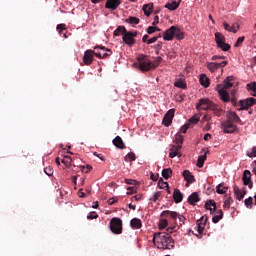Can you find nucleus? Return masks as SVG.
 <instances>
[{
    "label": "nucleus",
    "mask_w": 256,
    "mask_h": 256,
    "mask_svg": "<svg viewBox=\"0 0 256 256\" xmlns=\"http://www.w3.org/2000/svg\"><path fill=\"white\" fill-rule=\"evenodd\" d=\"M173 228H168V232H157L154 233L153 243L157 249H174L175 242L169 233H173Z\"/></svg>",
    "instance_id": "obj_1"
},
{
    "label": "nucleus",
    "mask_w": 256,
    "mask_h": 256,
    "mask_svg": "<svg viewBox=\"0 0 256 256\" xmlns=\"http://www.w3.org/2000/svg\"><path fill=\"white\" fill-rule=\"evenodd\" d=\"M110 230L114 235H121L123 233V220L121 218H112L110 220Z\"/></svg>",
    "instance_id": "obj_2"
},
{
    "label": "nucleus",
    "mask_w": 256,
    "mask_h": 256,
    "mask_svg": "<svg viewBox=\"0 0 256 256\" xmlns=\"http://www.w3.org/2000/svg\"><path fill=\"white\" fill-rule=\"evenodd\" d=\"M140 71H151V60L149 56L141 54L137 57Z\"/></svg>",
    "instance_id": "obj_3"
},
{
    "label": "nucleus",
    "mask_w": 256,
    "mask_h": 256,
    "mask_svg": "<svg viewBox=\"0 0 256 256\" xmlns=\"http://www.w3.org/2000/svg\"><path fill=\"white\" fill-rule=\"evenodd\" d=\"M94 55L98 59H107L113 55V51H111L109 48H106L105 46H96L94 47Z\"/></svg>",
    "instance_id": "obj_4"
},
{
    "label": "nucleus",
    "mask_w": 256,
    "mask_h": 256,
    "mask_svg": "<svg viewBox=\"0 0 256 256\" xmlns=\"http://www.w3.org/2000/svg\"><path fill=\"white\" fill-rule=\"evenodd\" d=\"M214 35L217 47H219V49L222 51H229V49H231V45L225 43V36L223 33L216 32Z\"/></svg>",
    "instance_id": "obj_5"
},
{
    "label": "nucleus",
    "mask_w": 256,
    "mask_h": 256,
    "mask_svg": "<svg viewBox=\"0 0 256 256\" xmlns=\"http://www.w3.org/2000/svg\"><path fill=\"white\" fill-rule=\"evenodd\" d=\"M213 105H215V103H213L211 100H209L208 98H202L199 100L196 109L198 111H211V109L213 108Z\"/></svg>",
    "instance_id": "obj_6"
},
{
    "label": "nucleus",
    "mask_w": 256,
    "mask_h": 256,
    "mask_svg": "<svg viewBox=\"0 0 256 256\" xmlns=\"http://www.w3.org/2000/svg\"><path fill=\"white\" fill-rule=\"evenodd\" d=\"M135 37H137V32H126L122 37V41L128 45V47H133V45H135Z\"/></svg>",
    "instance_id": "obj_7"
},
{
    "label": "nucleus",
    "mask_w": 256,
    "mask_h": 256,
    "mask_svg": "<svg viewBox=\"0 0 256 256\" xmlns=\"http://www.w3.org/2000/svg\"><path fill=\"white\" fill-rule=\"evenodd\" d=\"M239 105H240V108H238V111H245L249 109V107H253V105H256V99L248 98L246 100H240Z\"/></svg>",
    "instance_id": "obj_8"
},
{
    "label": "nucleus",
    "mask_w": 256,
    "mask_h": 256,
    "mask_svg": "<svg viewBox=\"0 0 256 256\" xmlns=\"http://www.w3.org/2000/svg\"><path fill=\"white\" fill-rule=\"evenodd\" d=\"M221 129H223L224 133H235L237 126L231 120H226L221 123Z\"/></svg>",
    "instance_id": "obj_9"
},
{
    "label": "nucleus",
    "mask_w": 256,
    "mask_h": 256,
    "mask_svg": "<svg viewBox=\"0 0 256 256\" xmlns=\"http://www.w3.org/2000/svg\"><path fill=\"white\" fill-rule=\"evenodd\" d=\"M173 117H175V109L168 110L162 120L163 125L169 127L173 123Z\"/></svg>",
    "instance_id": "obj_10"
},
{
    "label": "nucleus",
    "mask_w": 256,
    "mask_h": 256,
    "mask_svg": "<svg viewBox=\"0 0 256 256\" xmlns=\"http://www.w3.org/2000/svg\"><path fill=\"white\" fill-rule=\"evenodd\" d=\"M176 31H177L176 26H171L169 29H167L163 34L164 41H173V39H175Z\"/></svg>",
    "instance_id": "obj_11"
},
{
    "label": "nucleus",
    "mask_w": 256,
    "mask_h": 256,
    "mask_svg": "<svg viewBox=\"0 0 256 256\" xmlns=\"http://www.w3.org/2000/svg\"><path fill=\"white\" fill-rule=\"evenodd\" d=\"M95 59V50H86L83 57V63L86 65H91Z\"/></svg>",
    "instance_id": "obj_12"
},
{
    "label": "nucleus",
    "mask_w": 256,
    "mask_h": 256,
    "mask_svg": "<svg viewBox=\"0 0 256 256\" xmlns=\"http://www.w3.org/2000/svg\"><path fill=\"white\" fill-rule=\"evenodd\" d=\"M182 148H183V146H181V145H172V147L170 148L169 157L171 159H173L175 157H181V149Z\"/></svg>",
    "instance_id": "obj_13"
},
{
    "label": "nucleus",
    "mask_w": 256,
    "mask_h": 256,
    "mask_svg": "<svg viewBox=\"0 0 256 256\" xmlns=\"http://www.w3.org/2000/svg\"><path fill=\"white\" fill-rule=\"evenodd\" d=\"M242 180L244 185H248L249 189H253V182L251 181V171L245 170L243 172Z\"/></svg>",
    "instance_id": "obj_14"
},
{
    "label": "nucleus",
    "mask_w": 256,
    "mask_h": 256,
    "mask_svg": "<svg viewBox=\"0 0 256 256\" xmlns=\"http://www.w3.org/2000/svg\"><path fill=\"white\" fill-rule=\"evenodd\" d=\"M233 77L228 76L224 81L223 84H220L217 86L218 89H224V91H227V89H231L233 87Z\"/></svg>",
    "instance_id": "obj_15"
},
{
    "label": "nucleus",
    "mask_w": 256,
    "mask_h": 256,
    "mask_svg": "<svg viewBox=\"0 0 256 256\" xmlns=\"http://www.w3.org/2000/svg\"><path fill=\"white\" fill-rule=\"evenodd\" d=\"M221 101L224 103H229L231 101V97L229 96V92L223 88H217Z\"/></svg>",
    "instance_id": "obj_16"
},
{
    "label": "nucleus",
    "mask_w": 256,
    "mask_h": 256,
    "mask_svg": "<svg viewBox=\"0 0 256 256\" xmlns=\"http://www.w3.org/2000/svg\"><path fill=\"white\" fill-rule=\"evenodd\" d=\"M182 175L184 180L187 182L186 187H189L191 183H195V176H193L189 170H184Z\"/></svg>",
    "instance_id": "obj_17"
},
{
    "label": "nucleus",
    "mask_w": 256,
    "mask_h": 256,
    "mask_svg": "<svg viewBox=\"0 0 256 256\" xmlns=\"http://www.w3.org/2000/svg\"><path fill=\"white\" fill-rule=\"evenodd\" d=\"M119 5H121V0H107L105 8L111 9V11H115L119 7Z\"/></svg>",
    "instance_id": "obj_18"
},
{
    "label": "nucleus",
    "mask_w": 256,
    "mask_h": 256,
    "mask_svg": "<svg viewBox=\"0 0 256 256\" xmlns=\"http://www.w3.org/2000/svg\"><path fill=\"white\" fill-rule=\"evenodd\" d=\"M223 27L225 31H229V33H237L239 31V24L235 23L232 26L227 22H223Z\"/></svg>",
    "instance_id": "obj_19"
},
{
    "label": "nucleus",
    "mask_w": 256,
    "mask_h": 256,
    "mask_svg": "<svg viewBox=\"0 0 256 256\" xmlns=\"http://www.w3.org/2000/svg\"><path fill=\"white\" fill-rule=\"evenodd\" d=\"M234 194L238 201H243L245 195H247V190H241L237 186H234Z\"/></svg>",
    "instance_id": "obj_20"
},
{
    "label": "nucleus",
    "mask_w": 256,
    "mask_h": 256,
    "mask_svg": "<svg viewBox=\"0 0 256 256\" xmlns=\"http://www.w3.org/2000/svg\"><path fill=\"white\" fill-rule=\"evenodd\" d=\"M112 143L117 149H126L125 142H123L121 136H116Z\"/></svg>",
    "instance_id": "obj_21"
},
{
    "label": "nucleus",
    "mask_w": 256,
    "mask_h": 256,
    "mask_svg": "<svg viewBox=\"0 0 256 256\" xmlns=\"http://www.w3.org/2000/svg\"><path fill=\"white\" fill-rule=\"evenodd\" d=\"M173 199L175 203H181V201H183V194L180 189H174Z\"/></svg>",
    "instance_id": "obj_22"
},
{
    "label": "nucleus",
    "mask_w": 256,
    "mask_h": 256,
    "mask_svg": "<svg viewBox=\"0 0 256 256\" xmlns=\"http://www.w3.org/2000/svg\"><path fill=\"white\" fill-rule=\"evenodd\" d=\"M201 199H199V193L193 192L189 197H188V203L190 205H195V203H199Z\"/></svg>",
    "instance_id": "obj_23"
},
{
    "label": "nucleus",
    "mask_w": 256,
    "mask_h": 256,
    "mask_svg": "<svg viewBox=\"0 0 256 256\" xmlns=\"http://www.w3.org/2000/svg\"><path fill=\"white\" fill-rule=\"evenodd\" d=\"M179 5H181V0L177 1H172L169 2L165 5L166 9H169V11H176V9H179Z\"/></svg>",
    "instance_id": "obj_24"
},
{
    "label": "nucleus",
    "mask_w": 256,
    "mask_h": 256,
    "mask_svg": "<svg viewBox=\"0 0 256 256\" xmlns=\"http://www.w3.org/2000/svg\"><path fill=\"white\" fill-rule=\"evenodd\" d=\"M205 208L210 211L211 215H213L217 209V205L215 204V201L209 200L205 203Z\"/></svg>",
    "instance_id": "obj_25"
},
{
    "label": "nucleus",
    "mask_w": 256,
    "mask_h": 256,
    "mask_svg": "<svg viewBox=\"0 0 256 256\" xmlns=\"http://www.w3.org/2000/svg\"><path fill=\"white\" fill-rule=\"evenodd\" d=\"M130 226L132 227V229H141L143 227V223L141 222V219L133 218L130 221Z\"/></svg>",
    "instance_id": "obj_26"
},
{
    "label": "nucleus",
    "mask_w": 256,
    "mask_h": 256,
    "mask_svg": "<svg viewBox=\"0 0 256 256\" xmlns=\"http://www.w3.org/2000/svg\"><path fill=\"white\" fill-rule=\"evenodd\" d=\"M161 217H171V219H177L179 217V214L177 212H173L170 210H165L161 213Z\"/></svg>",
    "instance_id": "obj_27"
},
{
    "label": "nucleus",
    "mask_w": 256,
    "mask_h": 256,
    "mask_svg": "<svg viewBox=\"0 0 256 256\" xmlns=\"http://www.w3.org/2000/svg\"><path fill=\"white\" fill-rule=\"evenodd\" d=\"M210 111H213V113H214V115H216V117H221V115H223L225 113V111L222 110V108H220L219 105H217V104H213Z\"/></svg>",
    "instance_id": "obj_28"
},
{
    "label": "nucleus",
    "mask_w": 256,
    "mask_h": 256,
    "mask_svg": "<svg viewBox=\"0 0 256 256\" xmlns=\"http://www.w3.org/2000/svg\"><path fill=\"white\" fill-rule=\"evenodd\" d=\"M215 215L212 218L213 223H219L221 219H223V210H215L214 211Z\"/></svg>",
    "instance_id": "obj_29"
},
{
    "label": "nucleus",
    "mask_w": 256,
    "mask_h": 256,
    "mask_svg": "<svg viewBox=\"0 0 256 256\" xmlns=\"http://www.w3.org/2000/svg\"><path fill=\"white\" fill-rule=\"evenodd\" d=\"M228 121H231V123H241V118H239V115H237L236 112H230Z\"/></svg>",
    "instance_id": "obj_30"
},
{
    "label": "nucleus",
    "mask_w": 256,
    "mask_h": 256,
    "mask_svg": "<svg viewBox=\"0 0 256 256\" xmlns=\"http://www.w3.org/2000/svg\"><path fill=\"white\" fill-rule=\"evenodd\" d=\"M206 67L210 73H215L219 69V64L217 62H207Z\"/></svg>",
    "instance_id": "obj_31"
},
{
    "label": "nucleus",
    "mask_w": 256,
    "mask_h": 256,
    "mask_svg": "<svg viewBox=\"0 0 256 256\" xmlns=\"http://www.w3.org/2000/svg\"><path fill=\"white\" fill-rule=\"evenodd\" d=\"M161 61H163V58L161 56L156 57L154 61L150 60V67L151 69H157L159 65H161Z\"/></svg>",
    "instance_id": "obj_32"
},
{
    "label": "nucleus",
    "mask_w": 256,
    "mask_h": 256,
    "mask_svg": "<svg viewBox=\"0 0 256 256\" xmlns=\"http://www.w3.org/2000/svg\"><path fill=\"white\" fill-rule=\"evenodd\" d=\"M127 33V29L125 26H118L117 29L114 31V36L119 37L120 35H125Z\"/></svg>",
    "instance_id": "obj_33"
},
{
    "label": "nucleus",
    "mask_w": 256,
    "mask_h": 256,
    "mask_svg": "<svg viewBox=\"0 0 256 256\" xmlns=\"http://www.w3.org/2000/svg\"><path fill=\"white\" fill-rule=\"evenodd\" d=\"M158 187L160 189H167V193H171V190H169V183L163 181V178H160L158 181Z\"/></svg>",
    "instance_id": "obj_34"
},
{
    "label": "nucleus",
    "mask_w": 256,
    "mask_h": 256,
    "mask_svg": "<svg viewBox=\"0 0 256 256\" xmlns=\"http://www.w3.org/2000/svg\"><path fill=\"white\" fill-rule=\"evenodd\" d=\"M207 160V153H205L204 155H201L198 157L197 160V167H199L201 169V167H203V165H205V161Z\"/></svg>",
    "instance_id": "obj_35"
},
{
    "label": "nucleus",
    "mask_w": 256,
    "mask_h": 256,
    "mask_svg": "<svg viewBox=\"0 0 256 256\" xmlns=\"http://www.w3.org/2000/svg\"><path fill=\"white\" fill-rule=\"evenodd\" d=\"M227 189H229L228 187H226L224 184H219L216 188V192L219 195H225V193H227Z\"/></svg>",
    "instance_id": "obj_36"
},
{
    "label": "nucleus",
    "mask_w": 256,
    "mask_h": 256,
    "mask_svg": "<svg viewBox=\"0 0 256 256\" xmlns=\"http://www.w3.org/2000/svg\"><path fill=\"white\" fill-rule=\"evenodd\" d=\"M200 84L202 85V87H209L210 82L205 74H201Z\"/></svg>",
    "instance_id": "obj_37"
},
{
    "label": "nucleus",
    "mask_w": 256,
    "mask_h": 256,
    "mask_svg": "<svg viewBox=\"0 0 256 256\" xmlns=\"http://www.w3.org/2000/svg\"><path fill=\"white\" fill-rule=\"evenodd\" d=\"M172 174H173V170H171V168H165L162 170V177L166 180L171 178Z\"/></svg>",
    "instance_id": "obj_38"
},
{
    "label": "nucleus",
    "mask_w": 256,
    "mask_h": 256,
    "mask_svg": "<svg viewBox=\"0 0 256 256\" xmlns=\"http://www.w3.org/2000/svg\"><path fill=\"white\" fill-rule=\"evenodd\" d=\"M144 14L149 17L151 15V12L153 11V4H146L143 6Z\"/></svg>",
    "instance_id": "obj_39"
},
{
    "label": "nucleus",
    "mask_w": 256,
    "mask_h": 256,
    "mask_svg": "<svg viewBox=\"0 0 256 256\" xmlns=\"http://www.w3.org/2000/svg\"><path fill=\"white\" fill-rule=\"evenodd\" d=\"M141 20H139V18L134 17V16H130L129 18L126 19L127 23H130V25H139Z\"/></svg>",
    "instance_id": "obj_40"
},
{
    "label": "nucleus",
    "mask_w": 256,
    "mask_h": 256,
    "mask_svg": "<svg viewBox=\"0 0 256 256\" xmlns=\"http://www.w3.org/2000/svg\"><path fill=\"white\" fill-rule=\"evenodd\" d=\"M174 37H176V39L181 41L182 39H185V33H183V31H181V29L176 27V32L174 34Z\"/></svg>",
    "instance_id": "obj_41"
},
{
    "label": "nucleus",
    "mask_w": 256,
    "mask_h": 256,
    "mask_svg": "<svg viewBox=\"0 0 256 256\" xmlns=\"http://www.w3.org/2000/svg\"><path fill=\"white\" fill-rule=\"evenodd\" d=\"M248 91H252V95L256 97V82H252L250 84H247Z\"/></svg>",
    "instance_id": "obj_42"
},
{
    "label": "nucleus",
    "mask_w": 256,
    "mask_h": 256,
    "mask_svg": "<svg viewBox=\"0 0 256 256\" xmlns=\"http://www.w3.org/2000/svg\"><path fill=\"white\" fill-rule=\"evenodd\" d=\"M200 119H201L200 116L196 114L192 118L189 119L188 124L190 125V127H191V125H197V123Z\"/></svg>",
    "instance_id": "obj_43"
},
{
    "label": "nucleus",
    "mask_w": 256,
    "mask_h": 256,
    "mask_svg": "<svg viewBox=\"0 0 256 256\" xmlns=\"http://www.w3.org/2000/svg\"><path fill=\"white\" fill-rule=\"evenodd\" d=\"M59 35H63L67 31V26L65 24H58L56 27Z\"/></svg>",
    "instance_id": "obj_44"
},
{
    "label": "nucleus",
    "mask_w": 256,
    "mask_h": 256,
    "mask_svg": "<svg viewBox=\"0 0 256 256\" xmlns=\"http://www.w3.org/2000/svg\"><path fill=\"white\" fill-rule=\"evenodd\" d=\"M183 141H184L183 135H181V134H176L175 135L176 145H181V147H183Z\"/></svg>",
    "instance_id": "obj_45"
},
{
    "label": "nucleus",
    "mask_w": 256,
    "mask_h": 256,
    "mask_svg": "<svg viewBox=\"0 0 256 256\" xmlns=\"http://www.w3.org/2000/svg\"><path fill=\"white\" fill-rule=\"evenodd\" d=\"M135 159H136L135 153H133V152L128 153L125 157V161L128 163L135 161Z\"/></svg>",
    "instance_id": "obj_46"
},
{
    "label": "nucleus",
    "mask_w": 256,
    "mask_h": 256,
    "mask_svg": "<svg viewBox=\"0 0 256 256\" xmlns=\"http://www.w3.org/2000/svg\"><path fill=\"white\" fill-rule=\"evenodd\" d=\"M174 87H178V89H187V84L183 81H176Z\"/></svg>",
    "instance_id": "obj_47"
},
{
    "label": "nucleus",
    "mask_w": 256,
    "mask_h": 256,
    "mask_svg": "<svg viewBox=\"0 0 256 256\" xmlns=\"http://www.w3.org/2000/svg\"><path fill=\"white\" fill-rule=\"evenodd\" d=\"M155 31H161V29H159V27H156V26H150L147 29L148 35H153V33H155Z\"/></svg>",
    "instance_id": "obj_48"
},
{
    "label": "nucleus",
    "mask_w": 256,
    "mask_h": 256,
    "mask_svg": "<svg viewBox=\"0 0 256 256\" xmlns=\"http://www.w3.org/2000/svg\"><path fill=\"white\" fill-rule=\"evenodd\" d=\"M244 203L247 209H251L253 207V197H249L248 199H245Z\"/></svg>",
    "instance_id": "obj_49"
},
{
    "label": "nucleus",
    "mask_w": 256,
    "mask_h": 256,
    "mask_svg": "<svg viewBox=\"0 0 256 256\" xmlns=\"http://www.w3.org/2000/svg\"><path fill=\"white\" fill-rule=\"evenodd\" d=\"M196 223H197L196 229L198 231V234L203 235V231H205V225L199 224L198 222Z\"/></svg>",
    "instance_id": "obj_50"
},
{
    "label": "nucleus",
    "mask_w": 256,
    "mask_h": 256,
    "mask_svg": "<svg viewBox=\"0 0 256 256\" xmlns=\"http://www.w3.org/2000/svg\"><path fill=\"white\" fill-rule=\"evenodd\" d=\"M167 225H169V222L167 221V219H161L159 222V229H165Z\"/></svg>",
    "instance_id": "obj_51"
},
{
    "label": "nucleus",
    "mask_w": 256,
    "mask_h": 256,
    "mask_svg": "<svg viewBox=\"0 0 256 256\" xmlns=\"http://www.w3.org/2000/svg\"><path fill=\"white\" fill-rule=\"evenodd\" d=\"M159 197H161V192H155L150 201H153L154 203H157L159 200Z\"/></svg>",
    "instance_id": "obj_52"
},
{
    "label": "nucleus",
    "mask_w": 256,
    "mask_h": 256,
    "mask_svg": "<svg viewBox=\"0 0 256 256\" xmlns=\"http://www.w3.org/2000/svg\"><path fill=\"white\" fill-rule=\"evenodd\" d=\"M231 203H233V198L232 197H229L227 200H225L224 202V207L226 209H229L231 207Z\"/></svg>",
    "instance_id": "obj_53"
},
{
    "label": "nucleus",
    "mask_w": 256,
    "mask_h": 256,
    "mask_svg": "<svg viewBox=\"0 0 256 256\" xmlns=\"http://www.w3.org/2000/svg\"><path fill=\"white\" fill-rule=\"evenodd\" d=\"M247 157H250V159L256 157V146L252 147L251 152H247Z\"/></svg>",
    "instance_id": "obj_54"
},
{
    "label": "nucleus",
    "mask_w": 256,
    "mask_h": 256,
    "mask_svg": "<svg viewBox=\"0 0 256 256\" xmlns=\"http://www.w3.org/2000/svg\"><path fill=\"white\" fill-rule=\"evenodd\" d=\"M61 163L66 165V167H69V165H71V158H70V156H66L65 159H62Z\"/></svg>",
    "instance_id": "obj_55"
},
{
    "label": "nucleus",
    "mask_w": 256,
    "mask_h": 256,
    "mask_svg": "<svg viewBox=\"0 0 256 256\" xmlns=\"http://www.w3.org/2000/svg\"><path fill=\"white\" fill-rule=\"evenodd\" d=\"M197 223H199L200 225H207V216H202L199 220H197Z\"/></svg>",
    "instance_id": "obj_56"
},
{
    "label": "nucleus",
    "mask_w": 256,
    "mask_h": 256,
    "mask_svg": "<svg viewBox=\"0 0 256 256\" xmlns=\"http://www.w3.org/2000/svg\"><path fill=\"white\" fill-rule=\"evenodd\" d=\"M243 41H245L244 36L239 37L234 45V47H240L243 44Z\"/></svg>",
    "instance_id": "obj_57"
},
{
    "label": "nucleus",
    "mask_w": 256,
    "mask_h": 256,
    "mask_svg": "<svg viewBox=\"0 0 256 256\" xmlns=\"http://www.w3.org/2000/svg\"><path fill=\"white\" fill-rule=\"evenodd\" d=\"M127 195H133V193H137V188L136 187H133V186H131V187H128L127 188Z\"/></svg>",
    "instance_id": "obj_58"
},
{
    "label": "nucleus",
    "mask_w": 256,
    "mask_h": 256,
    "mask_svg": "<svg viewBox=\"0 0 256 256\" xmlns=\"http://www.w3.org/2000/svg\"><path fill=\"white\" fill-rule=\"evenodd\" d=\"M189 127H191V124H184L182 127H181V129H180V131H181V133H187V130L189 129Z\"/></svg>",
    "instance_id": "obj_59"
},
{
    "label": "nucleus",
    "mask_w": 256,
    "mask_h": 256,
    "mask_svg": "<svg viewBox=\"0 0 256 256\" xmlns=\"http://www.w3.org/2000/svg\"><path fill=\"white\" fill-rule=\"evenodd\" d=\"M44 172L46 173V175H48V177H51V175H53V168L51 167L45 168Z\"/></svg>",
    "instance_id": "obj_60"
},
{
    "label": "nucleus",
    "mask_w": 256,
    "mask_h": 256,
    "mask_svg": "<svg viewBox=\"0 0 256 256\" xmlns=\"http://www.w3.org/2000/svg\"><path fill=\"white\" fill-rule=\"evenodd\" d=\"M99 215H97V212H91L88 216L87 219H97Z\"/></svg>",
    "instance_id": "obj_61"
},
{
    "label": "nucleus",
    "mask_w": 256,
    "mask_h": 256,
    "mask_svg": "<svg viewBox=\"0 0 256 256\" xmlns=\"http://www.w3.org/2000/svg\"><path fill=\"white\" fill-rule=\"evenodd\" d=\"M150 179L152 181H158L159 180V174H154L153 172H151Z\"/></svg>",
    "instance_id": "obj_62"
},
{
    "label": "nucleus",
    "mask_w": 256,
    "mask_h": 256,
    "mask_svg": "<svg viewBox=\"0 0 256 256\" xmlns=\"http://www.w3.org/2000/svg\"><path fill=\"white\" fill-rule=\"evenodd\" d=\"M157 39H159V37L157 36L148 39V45H151L152 43L157 42Z\"/></svg>",
    "instance_id": "obj_63"
},
{
    "label": "nucleus",
    "mask_w": 256,
    "mask_h": 256,
    "mask_svg": "<svg viewBox=\"0 0 256 256\" xmlns=\"http://www.w3.org/2000/svg\"><path fill=\"white\" fill-rule=\"evenodd\" d=\"M217 59H225V56L214 55L211 57V61H217Z\"/></svg>",
    "instance_id": "obj_64"
}]
</instances>
